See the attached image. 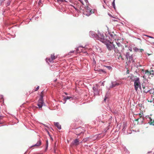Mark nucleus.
<instances>
[{
  "label": "nucleus",
  "mask_w": 154,
  "mask_h": 154,
  "mask_svg": "<svg viewBox=\"0 0 154 154\" xmlns=\"http://www.w3.org/2000/svg\"><path fill=\"white\" fill-rule=\"evenodd\" d=\"M54 125L56 126L59 130H60L61 129V126L59 124V123L58 122L54 123Z\"/></svg>",
  "instance_id": "6ab92c4d"
},
{
  "label": "nucleus",
  "mask_w": 154,
  "mask_h": 154,
  "mask_svg": "<svg viewBox=\"0 0 154 154\" xmlns=\"http://www.w3.org/2000/svg\"><path fill=\"white\" fill-rule=\"evenodd\" d=\"M134 82V86L135 91H137L138 90V88L141 90V87L140 78L139 77H136Z\"/></svg>",
  "instance_id": "f03ea898"
},
{
  "label": "nucleus",
  "mask_w": 154,
  "mask_h": 154,
  "mask_svg": "<svg viewBox=\"0 0 154 154\" xmlns=\"http://www.w3.org/2000/svg\"><path fill=\"white\" fill-rule=\"evenodd\" d=\"M102 42L104 43L106 46L107 48L109 51H110L113 49L116 50L115 45L112 42H111L109 40L106 39H101Z\"/></svg>",
  "instance_id": "f257e3e1"
},
{
  "label": "nucleus",
  "mask_w": 154,
  "mask_h": 154,
  "mask_svg": "<svg viewBox=\"0 0 154 154\" xmlns=\"http://www.w3.org/2000/svg\"><path fill=\"white\" fill-rule=\"evenodd\" d=\"M103 2H104L105 3V4L106 3V1H105V0H104L103 1Z\"/></svg>",
  "instance_id": "09e8293b"
},
{
  "label": "nucleus",
  "mask_w": 154,
  "mask_h": 154,
  "mask_svg": "<svg viewBox=\"0 0 154 154\" xmlns=\"http://www.w3.org/2000/svg\"><path fill=\"white\" fill-rule=\"evenodd\" d=\"M146 119H147V121H149L148 123L150 125H152L154 126V120H152L149 116H146Z\"/></svg>",
  "instance_id": "f8f14e48"
},
{
  "label": "nucleus",
  "mask_w": 154,
  "mask_h": 154,
  "mask_svg": "<svg viewBox=\"0 0 154 154\" xmlns=\"http://www.w3.org/2000/svg\"><path fill=\"white\" fill-rule=\"evenodd\" d=\"M116 44H117V45L119 47H121V46H122V45H121V44L119 42H116Z\"/></svg>",
  "instance_id": "c85d7f7f"
},
{
  "label": "nucleus",
  "mask_w": 154,
  "mask_h": 154,
  "mask_svg": "<svg viewBox=\"0 0 154 154\" xmlns=\"http://www.w3.org/2000/svg\"><path fill=\"white\" fill-rule=\"evenodd\" d=\"M57 2L62 3V2H67L65 0H57Z\"/></svg>",
  "instance_id": "b1692460"
},
{
  "label": "nucleus",
  "mask_w": 154,
  "mask_h": 154,
  "mask_svg": "<svg viewBox=\"0 0 154 154\" xmlns=\"http://www.w3.org/2000/svg\"><path fill=\"white\" fill-rule=\"evenodd\" d=\"M140 51L141 52H142V51H143V50L142 49H140Z\"/></svg>",
  "instance_id": "c03bdc74"
},
{
  "label": "nucleus",
  "mask_w": 154,
  "mask_h": 154,
  "mask_svg": "<svg viewBox=\"0 0 154 154\" xmlns=\"http://www.w3.org/2000/svg\"><path fill=\"white\" fill-rule=\"evenodd\" d=\"M10 1H8L6 4V6H9L10 5Z\"/></svg>",
  "instance_id": "2f4dec72"
},
{
  "label": "nucleus",
  "mask_w": 154,
  "mask_h": 154,
  "mask_svg": "<svg viewBox=\"0 0 154 154\" xmlns=\"http://www.w3.org/2000/svg\"><path fill=\"white\" fill-rule=\"evenodd\" d=\"M37 105L39 109L41 108L42 106L45 105L43 100V91L41 93L40 98L38 101V103Z\"/></svg>",
  "instance_id": "7ed1b4c3"
},
{
  "label": "nucleus",
  "mask_w": 154,
  "mask_h": 154,
  "mask_svg": "<svg viewBox=\"0 0 154 154\" xmlns=\"http://www.w3.org/2000/svg\"><path fill=\"white\" fill-rule=\"evenodd\" d=\"M85 47H83V46H79L77 48H76V50H75V51H76V53H79V52H80L79 51V48H85Z\"/></svg>",
  "instance_id": "5701e85b"
},
{
  "label": "nucleus",
  "mask_w": 154,
  "mask_h": 154,
  "mask_svg": "<svg viewBox=\"0 0 154 154\" xmlns=\"http://www.w3.org/2000/svg\"><path fill=\"white\" fill-rule=\"evenodd\" d=\"M88 138L87 137V138H84L83 139V142H86L88 140Z\"/></svg>",
  "instance_id": "c756f323"
},
{
  "label": "nucleus",
  "mask_w": 154,
  "mask_h": 154,
  "mask_svg": "<svg viewBox=\"0 0 154 154\" xmlns=\"http://www.w3.org/2000/svg\"><path fill=\"white\" fill-rule=\"evenodd\" d=\"M108 34L109 35V38L112 40H115L116 39V35L113 32H110L108 31Z\"/></svg>",
  "instance_id": "0eeeda50"
},
{
  "label": "nucleus",
  "mask_w": 154,
  "mask_h": 154,
  "mask_svg": "<svg viewBox=\"0 0 154 154\" xmlns=\"http://www.w3.org/2000/svg\"><path fill=\"white\" fill-rule=\"evenodd\" d=\"M96 71L100 74H105L107 73L106 71L104 69H98Z\"/></svg>",
  "instance_id": "2eb2a0df"
},
{
  "label": "nucleus",
  "mask_w": 154,
  "mask_h": 154,
  "mask_svg": "<svg viewBox=\"0 0 154 154\" xmlns=\"http://www.w3.org/2000/svg\"><path fill=\"white\" fill-rule=\"evenodd\" d=\"M102 85H103V86H104V83L103 82L102 83Z\"/></svg>",
  "instance_id": "de8ad7c7"
},
{
  "label": "nucleus",
  "mask_w": 154,
  "mask_h": 154,
  "mask_svg": "<svg viewBox=\"0 0 154 154\" xmlns=\"http://www.w3.org/2000/svg\"><path fill=\"white\" fill-rule=\"evenodd\" d=\"M41 124H42V125H43L45 127H46V128H48V126L47 125H46L45 124H43L42 123H41Z\"/></svg>",
  "instance_id": "58836bf2"
},
{
  "label": "nucleus",
  "mask_w": 154,
  "mask_h": 154,
  "mask_svg": "<svg viewBox=\"0 0 154 154\" xmlns=\"http://www.w3.org/2000/svg\"><path fill=\"white\" fill-rule=\"evenodd\" d=\"M133 50L135 52H137L139 50H140V49H138L137 48V47H135L134 48H133Z\"/></svg>",
  "instance_id": "bb28decb"
},
{
  "label": "nucleus",
  "mask_w": 154,
  "mask_h": 154,
  "mask_svg": "<svg viewBox=\"0 0 154 154\" xmlns=\"http://www.w3.org/2000/svg\"><path fill=\"white\" fill-rule=\"evenodd\" d=\"M55 56L54 54H52L51 55V58H46V60L47 62L49 61V62H51L54 60H55Z\"/></svg>",
  "instance_id": "ddd939ff"
},
{
  "label": "nucleus",
  "mask_w": 154,
  "mask_h": 154,
  "mask_svg": "<svg viewBox=\"0 0 154 154\" xmlns=\"http://www.w3.org/2000/svg\"><path fill=\"white\" fill-rule=\"evenodd\" d=\"M2 123H0V124H2Z\"/></svg>",
  "instance_id": "6e6d98bb"
},
{
  "label": "nucleus",
  "mask_w": 154,
  "mask_h": 154,
  "mask_svg": "<svg viewBox=\"0 0 154 154\" xmlns=\"http://www.w3.org/2000/svg\"><path fill=\"white\" fill-rule=\"evenodd\" d=\"M147 72H149L147 70L145 71V73H146Z\"/></svg>",
  "instance_id": "49530a36"
},
{
  "label": "nucleus",
  "mask_w": 154,
  "mask_h": 154,
  "mask_svg": "<svg viewBox=\"0 0 154 154\" xmlns=\"http://www.w3.org/2000/svg\"><path fill=\"white\" fill-rule=\"evenodd\" d=\"M103 136H102L101 137H103Z\"/></svg>",
  "instance_id": "5fc2aeb1"
},
{
  "label": "nucleus",
  "mask_w": 154,
  "mask_h": 154,
  "mask_svg": "<svg viewBox=\"0 0 154 154\" xmlns=\"http://www.w3.org/2000/svg\"><path fill=\"white\" fill-rule=\"evenodd\" d=\"M85 131L84 128L80 127L75 129L74 133L77 135L80 136L82 134L84 133Z\"/></svg>",
  "instance_id": "39448f33"
},
{
  "label": "nucleus",
  "mask_w": 154,
  "mask_h": 154,
  "mask_svg": "<svg viewBox=\"0 0 154 154\" xmlns=\"http://www.w3.org/2000/svg\"><path fill=\"white\" fill-rule=\"evenodd\" d=\"M41 3V0H40L39 1V2H38V5H40V4Z\"/></svg>",
  "instance_id": "ea45409f"
},
{
  "label": "nucleus",
  "mask_w": 154,
  "mask_h": 154,
  "mask_svg": "<svg viewBox=\"0 0 154 154\" xmlns=\"http://www.w3.org/2000/svg\"><path fill=\"white\" fill-rule=\"evenodd\" d=\"M103 7L104 8H105V7L103 5Z\"/></svg>",
  "instance_id": "603ef678"
},
{
  "label": "nucleus",
  "mask_w": 154,
  "mask_h": 154,
  "mask_svg": "<svg viewBox=\"0 0 154 154\" xmlns=\"http://www.w3.org/2000/svg\"><path fill=\"white\" fill-rule=\"evenodd\" d=\"M108 15L111 17H112L111 16V14H108Z\"/></svg>",
  "instance_id": "a18cd8bd"
},
{
  "label": "nucleus",
  "mask_w": 154,
  "mask_h": 154,
  "mask_svg": "<svg viewBox=\"0 0 154 154\" xmlns=\"http://www.w3.org/2000/svg\"><path fill=\"white\" fill-rule=\"evenodd\" d=\"M48 147H47V146H46V149H48Z\"/></svg>",
  "instance_id": "8fccbe9b"
},
{
  "label": "nucleus",
  "mask_w": 154,
  "mask_h": 154,
  "mask_svg": "<svg viewBox=\"0 0 154 154\" xmlns=\"http://www.w3.org/2000/svg\"><path fill=\"white\" fill-rule=\"evenodd\" d=\"M128 50L130 51H132V49L131 47H128Z\"/></svg>",
  "instance_id": "473e14b6"
},
{
  "label": "nucleus",
  "mask_w": 154,
  "mask_h": 154,
  "mask_svg": "<svg viewBox=\"0 0 154 154\" xmlns=\"http://www.w3.org/2000/svg\"><path fill=\"white\" fill-rule=\"evenodd\" d=\"M139 116H140V118H138L137 119V120L138 121L139 120H140L142 122L144 120V118L143 117H142V115H141V114H139Z\"/></svg>",
  "instance_id": "4be33fe9"
},
{
  "label": "nucleus",
  "mask_w": 154,
  "mask_h": 154,
  "mask_svg": "<svg viewBox=\"0 0 154 154\" xmlns=\"http://www.w3.org/2000/svg\"><path fill=\"white\" fill-rule=\"evenodd\" d=\"M97 36H98V38H96L97 40H99L100 42H102V41H101V39H105L104 38V35L103 34H102L100 32H99V31H98V34Z\"/></svg>",
  "instance_id": "9d476101"
},
{
  "label": "nucleus",
  "mask_w": 154,
  "mask_h": 154,
  "mask_svg": "<svg viewBox=\"0 0 154 154\" xmlns=\"http://www.w3.org/2000/svg\"><path fill=\"white\" fill-rule=\"evenodd\" d=\"M125 55L126 59L128 60L129 62L134 63V60L133 58L132 54H130V52L128 51L126 53V54Z\"/></svg>",
  "instance_id": "423d86ee"
},
{
  "label": "nucleus",
  "mask_w": 154,
  "mask_h": 154,
  "mask_svg": "<svg viewBox=\"0 0 154 154\" xmlns=\"http://www.w3.org/2000/svg\"><path fill=\"white\" fill-rule=\"evenodd\" d=\"M135 79V78L134 77V76L133 75H131L130 76V79L131 80V81L132 82H134V80Z\"/></svg>",
  "instance_id": "393cba45"
},
{
  "label": "nucleus",
  "mask_w": 154,
  "mask_h": 154,
  "mask_svg": "<svg viewBox=\"0 0 154 154\" xmlns=\"http://www.w3.org/2000/svg\"><path fill=\"white\" fill-rule=\"evenodd\" d=\"M142 87L143 89V91L144 92L147 93L148 92H150L151 91L150 89L149 90H147L146 89V88H145L146 87H145V86H144V85H142Z\"/></svg>",
  "instance_id": "aec40b11"
},
{
  "label": "nucleus",
  "mask_w": 154,
  "mask_h": 154,
  "mask_svg": "<svg viewBox=\"0 0 154 154\" xmlns=\"http://www.w3.org/2000/svg\"><path fill=\"white\" fill-rule=\"evenodd\" d=\"M124 151L126 152H127V153H129V151H128V149H126V148H125V149H124Z\"/></svg>",
  "instance_id": "72a5a7b5"
},
{
  "label": "nucleus",
  "mask_w": 154,
  "mask_h": 154,
  "mask_svg": "<svg viewBox=\"0 0 154 154\" xmlns=\"http://www.w3.org/2000/svg\"><path fill=\"white\" fill-rule=\"evenodd\" d=\"M146 36L149 38H154V37H152V36H149V35H146Z\"/></svg>",
  "instance_id": "4c0bfd02"
},
{
  "label": "nucleus",
  "mask_w": 154,
  "mask_h": 154,
  "mask_svg": "<svg viewBox=\"0 0 154 154\" xmlns=\"http://www.w3.org/2000/svg\"><path fill=\"white\" fill-rule=\"evenodd\" d=\"M115 0H113V1H114V2H115Z\"/></svg>",
  "instance_id": "4d7b16f0"
},
{
  "label": "nucleus",
  "mask_w": 154,
  "mask_h": 154,
  "mask_svg": "<svg viewBox=\"0 0 154 154\" xmlns=\"http://www.w3.org/2000/svg\"><path fill=\"white\" fill-rule=\"evenodd\" d=\"M1 98L2 99L3 98V97L2 96Z\"/></svg>",
  "instance_id": "864d4df0"
},
{
  "label": "nucleus",
  "mask_w": 154,
  "mask_h": 154,
  "mask_svg": "<svg viewBox=\"0 0 154 154\" xmlns=\"http://www.w3.org/2000/svg\"><path fill=\"white\" fill-rule=\"evenodd\" d=\"M93 63L94 64V63L96 64V61L94 59L93 60Z\"/></svg>",
  "instance_id": "37998d69"
},
{
  "label": "nucleus",
  "mask_w": 154,
  "mask_h": 154,
  "mask_svg": "<svg viewBox=\"0 0 154 154\" xmlns=\"http://www.w3.org/2000/svg\"><path fill=\"white\" fill-rule=\"evenodd\" d=\"M69 99L72 100L73 97H72L68 96H65V97H64L63 98V100L65 101V102L64 103H66V100H69Z\"/></svg>",
  "instance_id": "f3484780"
},
{
  "label": "nucleus",
  "mask_w": 154,
  "mask_h": 154,
  "mask_svg": "<svg viewBox=\"0 0 154 154\" xmlns=\"http://www.w3.org/2000/svg\"><path fill=\"white\" fill-rule=\"evenodd\" d=\"M65 94H66V95H67V94L66 93H65Z\"/></svg>",
  "instance_id": "3c124183"
},
{
  "label": "nucleus",
  "mask_w": 154,
  "mask_h": 154,
  "mask_svg": "<svg viewBox=\"0 0 154 154\" xmlns=\"http://www.w3.org/2000/svg\"><path fill=\"white\" fill-rule=\"evenodd\" d=\"M89 35L91 37L95 39H96V38H98V36H97V35L94 31H90L89 32Z\"/></svg>",
  "instance_id": "6e6552de"
},
{
  "label": "nucleus",
  "mask_w": 154,
  "mask_h": 154,
  "mask_svg": "<svg viewBox=\"0 0 154 154\" xmlns=\"http://www.w3.org/2000/svg\"><path fill=\"white\" fill-rule=\"evenodd\" d=\"M39 88V86H38L35 89V91H37L38 89Z\"/></svg>",
  "instance_id": "c9c22d12"
},
{
  "label": "nucleus",
  "mask_w": 154,
  "mask_h": 154,
  "mask_svg": "<svg viewBox=\"0 0 154 154\" xmlns=\"http://www.w3.org/2000/svg\"><path fill=\"white\" fill-rule=\"evenodd\" d=\"M122 131L123 134H128V132L126 130L127 128V124L126 123L124 122L122 125Z\"/></svg>",
  "instance_id": "1a4fd4ad"
},
{
  "label": "nucleus",
  "mask_w": 154,
  "mask_h": 154,
  "mask_svg": "<svg viewBox=\"0 0 154 154\" xmlns=\"http://www.w3.org/2000/svg\"><path fill=\"white\" fill-rule=\"evenodd\" d=\"M93 90L94 91V94L95 95H99L100 90L98 89L97 87H93Z\"/></svg>",
  "instance_id": "9b49d317"
},
{
  "label": "nucleus",
  "mask_w": 154,
  "mask_h": 154,
  "mask_svg": "<svg viewBox=\"0 0 154 154\" xmlns=\"http://www.w3.org/2000/svg\"><path fill=\"white\" fill-rule=\"evenodd\" d=\"M119 83L117 82L116 81L112 82H111V85L109 86L110 88H112L116 86L119 85Z\"/></svg>",
  "instance_id": "4468645a"
},
{
  "label": "nucleus",
  "mask_w": 154,
  "mask_h": 154,
  "mask_svg": "<svg viewBox=\"0 0 154 154\" xmlns=\"http://www.w3.org/2000/svg\"><path fill=\"white\" fill-rule=\"evenodd\" d=\"M107 98H108V97L107 96V94H106V95H105V96L104 99V101L105 102H106V100Z\"/></svg>",
  "instance_id": "7c9ffc66"
},
{
  "label": "nucleus",
  "mask_w": 154,
  "mask_h": 154,
  "mask_svg": "<svg viewBox=\"0 0 154 154\" xmlns=\"http://www.w3.org/2000/svg\"><path fill=\"white\" fill-rule=\"evenodd\" d=\"M5 0H0V5H1L2 3Z\"/></svg>",
  "instance_id": "f704fd0d"
},
{
  "label": "nucleus",
  "mask_w": 154,
  "mask_h": 154,
  "mask_svg": "<svg viewBox=\"0 0 154 154\" xmlns=\"http://www.w3.org/2000/svg\"><path fill=\"white\" fill-rule=\"evenodd\" d=\"M46 146H47V147H48V140H47L46 141Z\"/></svg>",
  "instance_id": "e433bc0d"
},
{
  "label": "nucleus",
  "mask_w": 154,
  "mask_h": 154,
  "mask_svg": "<svg viewBox=\"0 0 154 154\" xmlns=\"http://www.w3.org/2000/svg\"><path fill=\"white\" fill-rule=\"evenodd\" d=\"M80 2L83 5H84V4L83 3V2L82 0H79ZM86 4V6H88L89 4L88 0H84Z\"/></svg>",
  "instance_id": "412c9836"
},
{
  "label": "nucleus",
  "mask_w": 154,
  "mask_h": 154,
  "mask_svg": "<svg viewBox=\"0 0 154 154\" xmlns=\"http://www.w3.org/2000/svg\"><path fill=\"white\" fill-rule=\"evenodd\" d=\"M91 11L92 10L88 6L85 5L84 9L83 10V14L84 15L89 16L92 13Z\"/></svg>",
  "instance_id": "20e7f679"
},
{
  "label": "nucleus",
  "mask_w": 154,
  "mask_h": 154,
  "mask_svg": "<svg viewBox=\"0 0 154 154\" xmlns=\"http://www.w3.org/2000/svg\"><path fill=\"white\" fill-rule=\"evenodd\" d=\"M104 66L107 68L109 70H111L112 69V67L110 66Z\"/></svg>",
  "instance_id": "a878e982"
},
{
  "label": "nucleus",
  "mask_w": 154,
  "mask_h": 154,
  "mask_svg": "<svg viewBox=\"0 0 154 154\" xmlns=\"http://www.w3.org/2000/svg\"><path fill=\"white\" fill-rule=\"evenodd\" d=\"M74 51H71L69 53H73L74 52Z\"/></svg>",
  "instance_id": "79ce46f5"
},
{
  "label": "nucleus",
  "mask_w": 154,
  "mask_h": 154,
  "mask_svg": "<svg viewBox=\"0 0 154 154\" xmlns=\"http://www.w3.org/2000/svg\"><path fill=\"white\" fill-rule=\"evenodd\" d=\"M47 131L48 134V135H49V136H51V135L49 133V132L48 131Z\"/></svg>",
  "instance_id": "a19ab883"
},
{
  "label": "nucleus",
  "mask_w": 154,
  "mask_h": 154,
  "mask_svg": "<svg viewBox=\"0 0 154 154\" xmlns=\"http://www.w3.org/2000/svg\"><path fill=\"white\" fill-rule=\"evenodd\" d=\"M41 141L39 140L36 144L32 146H38L41 145Z\"/></svg>",
  "instance_id": "a211bd4d"
},
{
  "label": "nucleus",
  "mask_w": 154,
  "mask_h": 154,
  "mask_svg": "<svg viewBox=\"0 0 154 154\" xmlns=\"http://www.w3.org/2000/svg\"><path fill=\"white\" fill-rule=\"evenodd\" d=\"M112 6L113 8L115 9H116V7L115 5V2H114V1H113V2H112Z\"/></svg>",
  "instance_id": "cd10ccee"
},
{
  "label": "nucleus",
  "mask_w": 154,
  "mask_h": 154,
  "mask_svg": "<svg viewBox=\"0 0 154 154\" xmlns=\"http://www.w3.org/2000/svg\"><path fill=\"white\" fill-rule=\"evenodd\" d=\"M73 145L75 146H77L79 144V140L78 139H76L74 140L72 143Z\"/></svg>",
  "instance_id": "dca6fc26"
}]
</instances>
